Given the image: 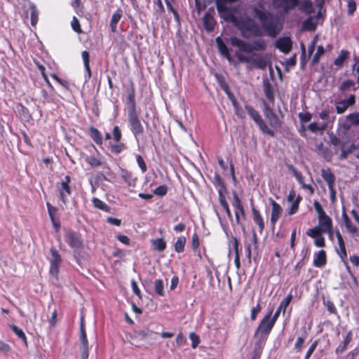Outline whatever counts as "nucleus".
<instances>
[{
	"label": "nucleus",
	"instance_id": "nucleus-4",
	"mask_svg": "<svg viewBox=\"0 0 359 359\" xmlns=\"http://www.w3.org/2000/svg\"><path fill=\"white\" fill-rule=\"evenodd\" d=\"M236 0H217V8L222 18L226 21L232 22L237 16L236 14V8L233 4Z\"/></svg>",
	"mask_w": 359,
	"mask_h": 359
},
{
	"label": "nucleus",
	"instance_id": "nucleus-44",
	"mask_svg": "<svg viewBox=\"0 0 359 359\" xmlns=\"http://www.w3.org/2000/svg\"><path fill=\"white\" fill-rule=\"evenodd\" d=\"M126 145L123 143H118L115 144H112L110 147L111 151L114 154H118L124 149H126Z\"/></svg>",
	"mask_w": 359,
	"mask_h": 359
},
{
	"label": "nucleus",
	"instance_id": "nucleus-19",
	"mask_svg": "<svg viewBox=\"0 0 359 359\" xmlns=\"http://www.w3.org/2000/svg\"><path fill=\"white\" fill-rule=\"evenodd\" d=\"M276 47L283 53H288L292 48V41L289 37L279 38L276 42Z\"/></svg>",
	"mask_w": 359,
	"mask_h": 359
},
{
	"label": "nucleus",
	"instance_id": "nucleus-9",
	"mask_svg": "<svg viewBox=\"0 0 359 359\" xmlns=\"http://www.w3.org/2000/svg\"><path fill=\"white\" fill-rule=\"evenodd\" d=\"M80 340H81V359H88V341L87 339V335L85 330V325L83 322V317L81 318V323H80Z\"/></svg>",
	"mask_w": 359,
	"mask_h": 359
},
{
	"label": "nucleus",
	"instance_id": "nucleus-29",
	"mask_svg": "<svg viewBox=\"0 0 359 359\" xmlns=\"http://www.w3.org/2000/svg\"><path fill=\"white\" fill-rule=\"evenodd\" d=\"M121 177L123 179V180L125 181V182L127 183V184L129 187H135L136 182H137V178L133 177L131 172H130L129 171H128L126 170H123L121 171Z\"/></svg>",
	"mask_w": 359,
	"mask_h": 359
},
{
	"label": "nucleus",
	"instance_id": "nucleus-16",
	"mask_svg": "<svg viewBox=\"0 0 359 359\" xmlns=\"http://www.w3.org/2000/svg\"><path fill=\"white\" fill-rule=\"evenodd\" d=\"M273 4L277 7L283 10L284 13H287L290 11L294 9L299 4V0H272Z\"/></svg>",
	"mask_w": 359,
	"mask_h": 359
},
{
	"label": "nucleus",
	"instance_id": "nucleus-57",
	"mask_svg": "<svg viewBox=\"0 0 359 359\" xmlns=\"http://www.w3.org/2000/svg\"><path fill=\"white\" fill-rule=\"evenodd\" d=\"M305 337H299L294 344V349L297 351V352H299L302 351V348L303 347V344L304 343V341H305Z\"/></svg>",
	"mask_w": 359,
	"mask_h": 359
},
{
	"label": "nucleus",
	"instance_id": "nucleus-33",
	"mask_svg": "<svg viewBox=\"0 0 359 359\" xmlns=\"http://www.w3.org/2000/svg\"><path fill=\"white\" fill-rule=\"evenodd\" d=\"M263 88H264V95L266 97V99L268 100V101L270 102H274V94H273V91L272 90V87H271V84L268 81L264 82Z\"/></svg>",
	"mask_w": 359,
	"mask_h": 359
},
{
	"label": "nucleus",
	"instance_id": "nucleus-32",
	"mask_svg": "<svg viewBox=\"0 0 359 359\" xmlns=\"http://www.w3.org/2000/svg\"><path fill=\"white\" fill-rule=\"evenodd\" d=\"M90 135L93 140L98 145H101L103 142L102 134L100 131L93 127L90 128Z\"/></svg>",
	"mask_w": 359,
	"mask_h": 359
},
{
	"label": "nucleus",
	"instance_id": "nucleus-51",
	"mask_svg": "<svg viewBox=\"0 0 359 359\" xmlns=\"http://www.w3.org/2000/svg\"><path fill=\"white\" fill-rule=\"evenodd\" d=\"M168 191V187L166 185H161L155 189L153 191L154 194L159 196H163Z\"/></svg>",
	"mask_w": 359,
	"mask_h": 359
},
{
	"label": "nucleus",
	"instance_id": "nucleus-10",
	"mask_svg": "<svg viewBox=\"0 0 359 359\" xmlns=\"http://www.w3.org/2000/svg\"><path fill=\"white\" fill-rule=\"evenodd\" d=\"M71 177L69 175H66L65 179L60 182V188L59 189L60 198L64 204L67 203V197L71 195L72 189L69 187Z\"/></svg>",
	"mask_w": 359,
	"mask_h": 359
},
{
	"label": "nucleus",
	"instance_id": "nucleus-35",
	"mask_svg": "<svg viewBox=\"0 0 359 359\" xmlns=\"http://www.w3.org/2000/svg\"><path fill=\"white\" fill-rule=\"evenodd\" d=\"M154 249L158 252H162L166 248V243L163 238H156L151 241Z\"/></svg>",
	"mask_w": 359,
	"mask_h": 359
},
{
	"label": "nucleus",
	"instance_id": "nucleus-28",
	"mask_svg": "<svg viewBox=\"0 0 359 359\" xmlns=\"http://www.w3.org/2000/svg\"><path fill=\"white\" fill-rule=\"evenodd\" d=\"M355 83L352 79H346L341 82L340 86H339V90L344 93L346 91L350 90L351 89H353V90H356V88L355 87Z\"/></svg>",
	"mask_w": 359,
	"mask_h": 359
},
{
	"label": "nucleus",
	"instance_id": "nucleus-60",
	"mask_svg": "<svg viewBox=\"0 0 359 359\" xmlns=\"http://www.w3.org/2000/svg\"><path fill=\"white\" fill-rule=\"evenodd\" d=\"M313 206H314V208L318 214V217H320L326 215V213L323 210L321 205L318 201L314 202Z\"/></svg>",
	"mask_w": 359,
	"mask_h": 359
},
{
	"label": "nucleus",
	"instance_id": "nucleus-45",
	"mask_svg": "<svg viewBox=\"0 0 359 359\" xmlns=\"http://www.w3.org/2000/svg\"><path fill=\"white\" fill-rule=\"evenodd\" d=\"M302 27L306 30L314 31L316 29V25L311 18H308L303 22Z\"/></svg>",
	"mask_w": 359,
	"mask_h": 359
},
{
	"label": "nucleus",
	"instance_id": "nucleus-2",
	"mask_svg": "<svg viewBox=\"0 0 359 359\" xmlns=\"http://www.w3.org/2000/svg\"><path fill=\"white\" fill-rule=\"evenodd\" d=\"M231 22L238 27L241 35L245 39H248L251 36L260 37L263 35L260 26L249 17L236 16Z\"/></svg>",
	"mask_w": 359,
	"mask_h": 359
},
{
	"label": "nucleus",
	"instance_id": "nucleus-22",
	"mask_svg": "<svg viewBox=\"0 0 359 359\" xmlns=\"http://www.w3.org/2000/svg\"><path fill=\"white\" fill-rule=\"evenodd\" d=\"M123 15V11L121 8H118L113 13L111 20H110V29L111 31L114 33L117 30V25L118 22L121 20Z\"/></svg>",
	"mask_w": 359,
	"mask_h": 359
},
{
	"label": "nucleus",
	"instance_id": "nucleus-38",
	"mask_svg": "<svg viewBox=\"0 0 359 359\" xmlns=\"http://www.w3.org/2000/svg\"><path fill=\"white\" fill-rule=\"evenodd\" d=\"M92 202H93V204L95 208L102 210L104 212L110 211L109 206L107 204H106L104 202H103L102 201L100 200L99 198H93L92 200Z\"/></svg>",
	"mask_w": 359,
	"mask_h": 359
},
{
	"label": "nucleus",
	"instance_id": "nucleus-53",
	"mask_svg": "<svg viewBox=\"0 0 359 359\" xmlns=\"http://www.w3.org/2000/svg\"><path fill=\"white\" fill-rule=\"evenodd\" d=\"M86 162L92 167H98L101 165V161L93 156H88L86 159Z\"/></svg>",
	"mask_w": 359,
	"mask_h": 359
},
{
	"label": "nucleus",
	"instance_id": "nucleus-61",
	"mask_svg": "<svg viewBox=\"0 0 359 359\" xmlns=\"http://www.w3.org/2000/svg\"><path fill=\"white\" fill-rule=\"evenodd\" d=\"M261 309L262 308L259 304H257L256 306L252 309L250 314L252 320H255L257 318V315L260 312Z\"/></svg>",
	"mask_w": 359,
	"mask_h": 359
},
{
	"label": "nucleus",
	"instance_id": "nucleus-20",
	"mask_svg": "<svg viewBox=\"0 0 359 359\" xmlns=\"http://www.w3.org/2000/svg\"><path fill=\"white\" fill-rule=\"evenodd\" d=\"M126 104L128 108V113L137 112L135 104V93L133 88L127 89Z\"/></svg>",
	"mask_w": 359,
	"mask_h": 359
},
{
	"label": "nucleus",
	"instance_id": "nucleus-42",
	"mask_svg": "<svg viewBox=\"0 0 359 359\" xmlns=\"http://www.w3.org/2000/svg\"><path fill=\"white\" fill-rule=\"evenodd\" d=\"M164 285L162 280L158 279L154 282V290L159 296H164Z\"/></svg>",
	"mask_w": 359,
	"mask_h": 359
},
{
	"label": "nucleus",
	"instance_id": "nucleus-39",
	"mask_svg": "<svg viewBox=\"0 0 359 359\" xmlns=\"http://www.w3.org/2000/svg\"><path fill=\"white\" fill-rule=\"evenodd\" d=\"M343 219L345 226L347 229V230L352 233H355L357 228L353 224L352 222L351 221V219L348 218L346 213L343 214Z\"/></svg>",
	"mask_w": 359,
	"mask_h": 359
},
{
	"label": "nucleus",
	"instance_id": "nucleus-11",
	"mask_svg": "<svg viewBox=\"0 0 359 359\" xmlns=\"http://www.w3.org/2000/svg\"><path fill=\"white\" fill-rule=\"evenodd\" d=\"M270 204L271 205V217H270V223L272 228H273L282 215L283 213V208L281 206L276 203L274 200L272 198L269 199Z\"/></svg>",
	"mask_w": 359,
	"mask_h": 359
},
{
	"label": "nucleus",
	"instance_id": "nucleus-34",
	"mask_svg": "<svg viewBox=\"0 0 359 359\" xmlns=\"http://www.w3.org/2000/svg\"><path fill=\"white\" fill-rule=\"evenodd\" d=\"M351 335H352V332L351 331H349L347 334L346 335L344 339V341L341 344H340L337 348H336V353L337 354H340V353H342L346 349V347H347V345L351 342Z\"/></svg>",
	"mask_w": 359,
	"mask_h": 359
},
{
	"label": "nucleus",
	"instance_id": "nucleus-64",
	"mask_svg": "<svg viewBox=\"0 0 359 359\" xmlns=\"http://www.w3.org/2000/svg\"><path fill=\"white\" fill-rule=\"evenodd\" d=\"M47 208H48V212L49 215V217L51 219L52 222H54V214L57 211V208L53 205H51L49 203H46Z\"/></svg>",
	"mask_w": 359,
	"mask_h": 359
},
{
	"label": "nucleus",
	"instance_id": "nucleus-1",
	"mask_svg": "<svg viewBox=\"0 0 359 359\" xmlns=\"http://www.w3.org/2000/svg\"><path fill=\"white\" fill-rule=\"evenodd\" d=\"M229 43L231 46L238 48L243 53H252L251 55H245L241 52H236V56L241 62L250 63L253 67L260 69L266 67V57L256 53L264 51L266 49L267 42L265 39H258L249 43L237 37H231Z\"/></svg>",
	"mask_w": 359,
	"mask_h": 359
},
{
	"label": "nucleus",
	"instance_id": "nucleus-36",
	"mask_svg": "<svg viewBox=\"0 0 359 359\" xmlns=\"http://www.w3.org/2000/svg\"><path fill=\"white\" fill-rule=\"evenodd\" d=\"M29 8L31 10V24L32 26H35L39 20V11L33 3H29Z\"/></svg>",
	"mask_w": 359,
	"mask_h": 359
},
{
	"label": "nucleus",
	"instance_id": "nucleus-31",
	"mask_svg": "<svg viewBox=\"0 0 359 359\" xmlns=\"http://www.w3.org/2000/svg\"><path fill=\"white\" fill-rule=\"evenodd\" d=\"M81 57L86 71V74L85 75V77L86 79H90L91 76V72L90 68V57L88 52L86 50L83 51L81 53Z\"/></svg>",
	"mask_w": 359,
	"mask_h": 359
},
{
	"label": "nucleus",
	"instance_id": "nucleus-30",
	"mask_svg": "<svg viewBox=\"0 0 359 359\" xmlns=\"http://www.w3.org/2000/svg\"><path fill=\"white\" fill-rule=\"evenodd\" d=\"M252 212L253 220L258 225L259 230L260 233H262L264 229V219H263L261 214L259 213V212L255 208H252Z\"/></svg>",
	"mask_w": 359,
	"mask_h": 359
},
{
	"label": "nucleus",
	"instance_id": "nucleus-55",
	"mask_svg": "<svg viewBox=\"0 0 359 359\" xmlns=\"http://www.w3.org/2000/svg\"><path fill=\"white\" fill-rule=\"evenodd\" d=\"M321 229L317 226H315L314 228L313 229H309L307 232H306V234L311 237V238H316L318 236H320V233H321Z\"/></svg>",
	"mask_w": 359,
	"mask_h": 359
},
{
	"label": "nucleus",
	"instance_id": "nucleus-47",
	"mask_svg": "<svg viewBox=\"0 0 359 359\" xmlns=\"http://www.w3.org/2000/svg\"><path fill=\"white\" fill-rule=\"evenodd\" d=\"M324 53H325V49H324L323 46H318L317 48V51L313 57L312 62L313 63L318 62L320 57L324 54Z\"/></svg>",
	"mask_w": 359,
	"mask_h": 359
},
{
	"label": "nucleus",
	"instance_id": "nucleus-58",
	"mask_svg": "<svg viewBox=\"0 0 359 359\" xmlns=\"http://www.w3.org/2000/svg\"><path fill=\"white\" fill-rule=\"evenodd\" d=\"M252 244L249 242L245 243V255L248 258V262H251V258H252Z\"/></svg>",
	"mask_w": 359,
	"mask_h": 359
},
{
	"label": "nucleus",
	"instance_id": "nucleus-23",
	"mask_svg": "<svg viewBox=\"0 0 359 359\" xmlns=\"http://www.w3.org/2000/svg\"><path fill=\"white\" fill-rule=\"evenodd\" d=\"M292 299V294L290 293L287 294V296L280 302V305L278 306L277 310L276 311L275 313L273 314V317L275 318L276 320L278 319L280 312H283V314L285 313L286 309L288 306V305L290 304L291 301Z\"/></svg>",
	"mask_w": 359,
	"mask_h": 359
},
{
	"label": "nucleus",
	"instance_id": "nucleus-18",
	"mask_svg": "<svg viewBox=\"0 0 359 359\" xmlns=\"http://www.w3.org/2000/svg\"><path fill=\"white\" fill-rule=\"evenodd\" d=\"M302 197L299 195H296L294 191H290L287 196V201L291 203L290 208L288 211L290 215L295 214L299 209V205Z\"/></svg>",
	"mask_w": 359,
	"mask_h": 359
},
{
	"label": "nucleus",
	"instance_id": "nucleus-54",
	"mask_svg": "<svg viewBox=\"0 0 359 359\" xmlns=\"http://www.w3.org/2000/svg\"><path fill=\"white\" fill-rule=\"evenodd\" d=\"M122 134L121 129L118 126H116L113 128V139L116 142H119L121 140Z\"/></svg>",
	"mask_w": 359,
	"mask_h": 359
},
{
	"label": "nucleus",
	"instance_id": "nucleus-40",
	"mask_svg": "<svg viewBox=\"0 0 359 359\" xmlns=\"http://www.w3.org/2000/svg\"><path fill=\"white\" fill-rule=\"evenodd\" d=\"M186 243V238L184 236H180L175 244V250L177 252L180 253L184 251V245Z\"/></svg>",
	"mask_w": 359,
	"mask_h": 359
},
{
	"label": "nucleus",
	"instance_id": "nucleus-26",
	"mask_svg": "<svg viewBox=\"0 0 359 359\" xmlns=\"http://www.w3.org/2000/svg\"><path fill=\"white\" fill-rule=\"evenodd\" d=\"M216 42L217 44V47L219 53L224 56L229 62L232 60V58L230 55L229 48L224 43V42L221 39L220 37H217L216 39Z\"/></svg>",
	"mask_w": 359,
	"mask_h": 359
},
{
	"label": "nucleus",
	"instance_id": "nucleus-25",
	"mask_svg": "<svg viewBox=\"0 0 359 359\" xmlns=\"http://www.w3.org/2000/svg\"><path fill=\"white\" fill-rule=\"evenodd\" d=\"M203 22L204 28L208 31H212L215 25V20L214 17L209 12H206L203 18Z\"/></svg>",
	"mask_w": 359,
	"mask_h": 359
},
{
	"label": "nucleus",
	"instance_id": "nucleus-5",
	"mask_svg": "<svg viewBox=\"0 0 359 359\" xmlns=\"http://www.w3.org/2000/svg\"><path fill=\"white\" fill-rule=\"evenodd\" d=\"M64 237L66 243L73 250L74 257L78 258L83 248V242L81 236L74 231L67 230Z\"/></svg>",
	"mask_w": 359,
	"mask_h": 359
},
{
	"label": "nucleus",
	"instance_id": "nucleus-14",
	"mask_svg": "<svg viewBox=\"0 0 359 359\" xmlns=\"http://www.w3.org/2000/svg\"><path fill=\"white\" fill-rule=\"evenodd\" d=\"M51 257L50 259V273L52 275H56L58 272L60 264L61 262V257L55 248L50 249Z\"/></svg>",
	"mask_w": 359,
	"mask_h": 359
},
{
	"label": "nucleus",
	"instance_id": "nucleus-8",
	"mask_svg": "<svg viewBox=\"0 0 359 359\" xmlns=\"http://www.w3.org/2000/svg\"><path fill=\"white\" fill-rule=\"evenodd\" d=\"M128 123L130 129L136 140L140 135L143 133L144 128L138 117L137 112L128 113Z\"/></svg>",
	"mask_w": 359,
	"mask_h": 359
},
{
	"label": "nucleus",
	"instance_id": "nucleus-52",
	"mask_svg": "<svg viewBox=\"0 0 359 359\" xmlns=\"http://www.w3.org/2000/svg\"><path fill=\"white\" fill-rule=\"evenodd\" d=\"M289 168L292 172L293 175L294 176V177L297 180V182L301 185L303 184L304 181H303V177H302V174L293 165H290L289 167Z\"/></svg>",
	"mask_w": 359,
	"mask_h": 359
},
{
	"label": "nucleus",
	"instance_id": "nucleus-12",
	"mask_svg": "<svg viewBox=\"0 0 359 359\" xmlns=\"http://www.w3.org/2000/svg\"><path fill=\"white\" fill-rule=\"evenodd\" d=\"M355 103V95L351 94L347 100H341L335 102V108L337 114H341L344 113L346 109Z\"/></svg>",
	"mask_w": 359,
	"mask_h": 359
},
{
	"label": "nucleus",
	"instance_id": "nucleus-41",
	"mask_svg": "<svg viewBox=\"0 0 359 359\" xmlns=\"http://www.w3.org/2000/svg\"><path fill=\"white\" fill-rule=\"evenodd\" d=\"M253 11L255 16L259 20L261 23L270 15L269 13L258 8H255Z\"/></svg>",
	"mask_w": 359,
	"mask_h": 359
},
{
	"label": "nucleus",
	"instance_id": "nucleus-27",
	"mask_svg": "<svg viewBox=\"0 0 359 359\" xmlns=\"http://www.w3.org/2000/svg\"><path fill=\"white\" fill-rule=\"evenodd\" d=\"M229 97L231 100L235 114L241 118H244L245 117V108L243 109L242 107H241L238 102H236V99L231 96L230 94H229Z\"/></svg>",
	"mask_w": 359,
	"mask_h": 359
},
{
	"label": "nucleus",
	"instance_id": "nucleus-6",
	"mask_svg": "<svg viewBox=\"0 0 359 359\" xmlns=\"http://www.w3.org/2000/svg\"><path fill=\"white\" fill-rule=\"evenodd\" d=\"M261 24L266 34L271 38H275L282 29L278 20L273 18L271 15Z\"/></svg>",
	"mask_w": 359,
	"mask_h": 359
},
{
	"label": "nucleus",
	"instance_id": "nucleus-21",
	"mask_svg": "<svg viewBox=\"0 0 359 359\" xmlns=\"http://www.w3.org/2000/svg\"><path fill=\"white\" fill-rule=\"evenodd\" d=\"M327 258L325 251L321 250L313 255V264L316 267L321 268L326 264Z\"/></svg>",
	"mask_w": 359,
	"mask_h": 359
},
{
	"label": "nucleus",
	"instance_id": "nucleus-46",
	"mask_svg": "<svg viewBox=\"0 0 359 359\" xmlns=\"http://www.w3.org/2000/svg\"><path fill=\"white\" fill-rule=\"evenodd\" d=\"M326 126V124L319 126L316 123H311L309 125L308 129L312 133H317L318 131L324 130Z\"/></svg>",
	"mask_w": 359,
	"mask_h": 359
},
{
	"label": "nucleus",
	"instance_id": "nucleus-62",
	"mask_svg": "<svg viewBox=\"0 0 359 359\" xmlns=\"http://www.w3.org/2000/svg\"><path fill=\"white\" fill-rule=\"evenodd\" d=\"M71 25H72L73 30L75 31L76 32L80 33L81 32V28H80L79 21L78 20V19L76 17L73 18L72 22H71Z\"/></svg>",
	"mask_w": 359,
	"mask_h": 359
},
{
	"label": "nucleus",
	"instance_id": "nucleus-63",
	"mask_svg": "<svg viewBox=\"0 0 359 359\" xmlns=\"http://www.w3.org/2000/svg\"><path fill=\"white\" fill-rule=\"evenodd\" d=\"M152 334V331L149 330H141L136 332V334L137 337H141L142 339H145Z\"/></svg>",
	"mask_w": 359,
	"mask_h": 359
},
{
	"label": "nucleus",
	"instance_id": "nucleus-48",
	"mask_svg": "<svg viewBox=\"0 0 359 359\" xmlns=\"http://www.w3.org/2000/svg\"><path fill=\"white\" fill-rule=\"evenodd\" d=\"M346 118L352 125L359 126V112L349 114Z\"/></svg>",
	"mask_w": 359,
	"mask_h": 359
},
{
	"label": "nucleus",
	"instance_id": "nucleus-17",
	"mask_svg": "<svg viewBox=\"0 0 359 359\" xmlns=\"http://www.w3.org/2000/svg\"><path fill=\"white\" fill-rule=\"evenodd\" d=\"M264 114L272 127L278 128L280 126V121L278 117L273 112L270 106L266 103H264Z\"/></svg>",
	"mask_w": 359,
	"mask_h": 359
},
{
	"label": "nucleus",
	"instance_id": "nucleus-3",
	"mask_svg": "<svg viewBox=\"0 0 359 359\" xmlns=\"http://www.w3.org/2000/svg\"><path fill=\"white\" fill-rule=\"evenodd\" d=\"M272 312L273 311L271 310L264 316L255 331L254 337L258 339L259 345L264 344L267 336L271 332L277 320L272 316Z\"/></svg>",
	"mask_w": 359,
	"mask_h": 359
},
{
	"label": "nucleus",
	"instance_id": "nucleus-43",
	"mask_svg": "<svg viewBox=\"0 0 359 359\" xmlns=\"http://www.w3.org/2000/svg\"><path fill=\"white\" fill-rule=\"evenodd\" d=\"M11 330H13V332L20 338L22 340H23V341L25 342V344H27V338H26V336H25V332L22 331V330L20 329L19 327H18L16 325H11Z\"/></svg>",
	"mask_w": 359,
	"mask_h": 359
},
{
	"label": "nucleus",
	"instance_id": "nucleus-15",
	"mask_svg": "<svg viewBox=\"0 0 359 359\" xmlns=\"http://www.w3.org/2000/svg\"><path fill=\"white\" fill-rule=\"evenodd\" d=\"M321 175L324 180L328 185V189L330 192L331 196L334 198L335 191L334 189V184L335 182V177L330 169H323L321 170Z\"/></svg>",
	"mask_w": 359,
	"mask_h": 359
},
{
	"label": "nucleus",
	"instance_id": "nucleus-56",
	"mask_svg": "<svg viewBox=\"0 0 359 359\" xmlns=\"http://www.w3.org/2000/svg\"><path fill=\"white\" fill-rule=\"evenodd\" d=\"M298 117L302 123H306L311 121L312 116L309 112H300L298 114Z\"/></svg>",
	"mask_w": 359,
	"mask_h": 359
},
{
	"label": "nucleus",
	"instance_id": "nucleus-13",
	"mask_svg": "<svg viewBox=\"0 0 359 359\" xmlns=\"http://www.w3.org/2000/svg\"><path fill=\"white\" fill-rule=\"evenodd\" d=\"M318 227L321 229L322 233H328L330 237L332 236V222L331 218L327 215L318 217Z\"/></svg>",
	"mask_w": 359,
	"mask_h": 359
},
{
	"label": "nucleus",
	"instance_id": "nucleus-59",
	"mask_svg": "<svg viewBox=\"0 0 359 359\" xmlns=\"http://www.w3.org/2000/svg\"><path fill=\"white\" fill-rule=\"evenodd\" d=\"M189 339L191 341V346L194 348H195L200 343L198 337L194 332H191L189 334Z\"/></svg>",
	"mask_w": 359,
	"mask_h": 359
},
{
	"label": "nucleus",
	"instance_id": "nucleus-37",
	"mask_svg": "<svg viewBox=\"0 0 359 359\" xmlns=\"http://www.w3.org/2000/svg\"><path fill=\"white\" fill-rule=\"evenodd\" d=\"M349 53L346 50H341L339 55L335 58L334 64L337 67H341L346 59L348 57Z\"/></svg>",
	"mask_w": 359,
	"mask_h": 359
},
{
	"label": "nucleus",
	"instance_id": "nucleus-24",
	"mask_svg": "<svg viewBox=\"0 0 359 359\" xmlns=\"http://www.w3.org/2000/svg\"><path fill=\"white\" fill-rule=\"evenodd\" d=\"M233 206L234 207L235 209L236 219L237 223L238 224L240 221V215L244 217L245 212L243 207L241 204V202L237 195H234L233 196Z\"/></svg>",
	"mask_w": 359,
	"mask_h": 359
},
{
	"label": "nucleus",
	"instance_id": "nucleus-50",
	"mask_svg": "<svg viewBox=\"0 0 359 359\" xmlns=\"http://www.w3.org/2000/svg\"><path fill=\"white\" fill-rule=\"evenodd\" d=\"M300 9L307 14L311 13L313 11L312 3L309 1H304L301 6Z\"/></svg>",
	"mask_w": 359,
	"mask_h": 359
},
{
	"label": "nucleus",
	"instance_id": "nucleus-7",
	"mask_svg": "<svg viewBox=\"0 0 359 359\" xmlns=\"http://www.w3.org/2000/svg\"><path fill=\"white\" fill-rule=\"evenodd\" d=\"M245 108L249 116L257 123V125L259 126L260 130H262V133L268 134L271 137L274 135L273 132L268 128L266 124L263 121L259 111H257L256 109H255L252 107L250 105L246 104L245 106Z\"/></svg>",
	"mask_w": 359,
	"mask_h": 359
},
{
	"label": "nucleus",
	"instance_id": "nucleus-49",
	"mask_svg": "<svg viewBox=\"0 0 359 359\" xmlns=\"http://www.w3.org/2000/svg\"><path fill=\"white\" fill-rule=\"evenodd\" d=\"M135 157L139 168L143 173L145 172L147 170V166L144 160L140 155H136Z\"/></svg>",
	"mask_w": 359,
	"mask_h": 359
}]
</instances>
